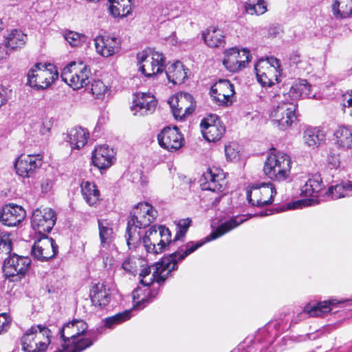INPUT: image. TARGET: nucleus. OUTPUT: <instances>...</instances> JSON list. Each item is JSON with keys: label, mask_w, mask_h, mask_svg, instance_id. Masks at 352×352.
Here are the masks:
<instances>
[{"label": "nucleus", "mask_w": 352, "mask_h": 352, "mask_svg": "<svg viewBox=\"0 0 352 352\" xmlns=\"http://www.w3.org/2000/svg\"><path fill=\"white\" fill-rule=\"evenodd\" d=\"M248 219L245 215L234 216L221 223L215 230L208 235L206 240L198 242L190 241L186 245L178 248L177 250L164 257L155 265V271L146 278L140 279L142 286H138L133 291V298L136 303L135 307L143 305L152 301L157 295L156 289H151L149 286L153 281L160 285L168 278L172 271L177 269L179 261L184 260L187 256L201 247L206 242L214 240L227 232L237 228Z\"/></svg>", "instance_id": "1"}, {"label": "nucleus", "mask_w": 352, "mask_h": 352, "mask_svg": "<svg viewBox=\"0 0 352 352\" xmlns=\"http://www.w3.org/2000/svg\"><path fill=\"white\" fill-rule=\"evenodd\" d=\"M157 211L147 203H139L131 211L127 221L125 238L129 249H136L144 229L156 219Z\"/></svg>", "instance_id": "2"}, {"label": "nucleus", "mask_w": 352, "mask_h": 352, "mask_svg": "<svg viewBox=\"0 0 352 352\" xmlns=\"http://www.w3.org/2000/svg\"><path fill=\"white\" fill-rule=\"evenodd\" d=\"M88 326L82 320H74L65 324L60 330V338L63 343L62 349L54 352H81L93 344V340L89 337H82Z\"/></svg>", "instance_id": "3"}, {"label": "nucleus", "mask_w": 352, "mask_h": 352, "mask_svg": "<svg viewBox=\"0 0 352 352\" xmlns=\"http://www.w3.org/2000/svg\"><path fill=\"white\" fill-rule=\"evenodd\" d=\"M272 106L270 113L272 120L278 124L280 130H285L296 120L297 105L289 99L287 94L279 91L272 96Z\"/></svg>", "instance_id": "4"}, {"label": "nucleus", "mask_w": 352, "mask_h": 352, "mask_svg": "<svg viewBox=\"0 0 352 352\" xmlns=\"http://www.w3.org/2000/svg\"><path fill=\"white\" fill-rule=\"evenodd\" d=\"M291 164L292 160L287 154L273 149L265 160L263 172L269 179L280 182L289 177Z\"/></svg>", "instance_id": "5"}, {"label": "nucleus", "mask_w": 352, "mask_h": 352, "mask_svg": "<svg viewBox=\"0 0 352 352\" xmlns=\"http://www.w3.org/2000/svg\"><path fill=\"white\" fill-rule=\"evenodd\" d=\"M158 229L159 231L156 230L155 226H153L142 233L138 247L142 244L146 252L156 254L164 251L167 245H171V234L169 229L164 226H160Z\"/></svg>", "instance_id": "6"}, {"label": "nucleus", "mask_w": 352, "mask_h": 352, "mask_svg": "<svg viewBox=\"0 0 352 352\" xmlns=\"http://www.w3.org/2000/svg\"><path fill=\"white\" fill-rule=\"evenodd\" d=\"M51 330L38 324L28 329L21 338L22 349L26 352H43L50 343Z\"/></svg>", "instance_id": "7"}, {"label": "nucleus", "mask_w": 352, "mask_h": 352, "mask_svg": "<svg viewBox=\"0 0 352 352\" xmlns=\"http://www.w3.org/2000/svg\"><path fill=\"white\" fill-rule=\"evenodd\" d=\"M58 73L52 64L36 63L28 74V82L36 90H43L58 78Z\"/></svg>", "instance_id": "8"}, {"label": "nucleus", "mask_w": 352, "mask_h": 352, "mask_svg": "<svg viewBox=\"0 0 352 352\" xmlns=\"http://www.w3.org/2000/svg\"><path fill=\"white\" fill-rule=\"evenodd\" d=\"M31 259L16 253L10 254L3 261V272L6 278L11 282L20 281L28 272Z\"/></svg>", "instance_id": "9"}, {"label": "nucleus", "mask_w": 352, "mask_h": 352, "mask_svg": "<svg viewBox=\"0 0 352 352\" xmlns=\"http://www.w3.org/2000/svg\"><path fill=\"white\" fill-rule=\"evenodd\" d=\"M90 74L88 66L72 62L63 69L60 77L74 89H79L89 83Z\"/></svg>", "instance_id": "10"}, {"label": "nucleus", "mask_w": 352, "mask_h": 352, "mask_svg": "<svg viewBox=\"0 0 352 352\" xmlns=\"http://www.w3.org/2000/svg\"><path fill=\"white\" fill-rule=\"evenodd\" d=\"M280 61L274 57L261 59L254 66L258 82L263 86L271 87L278 82Z\"/></svg>", "instance_id": "11"}, {"label": "nucleus", "mask_w": 352, "mask_h": 352, "mask_svg": "<svg viewBox=\"0 0 352 352\" xmlns=\"http://www.w3.org/2000/svg\"><path fill=\"white\" fill-rule=\"evenodd\" d=\"M276 194L272 183L254 184L246 190L247 199L252 206L263 207L270 205Z\"/></svg>", "instance_id": "12"}, {"label": "nucleus", "mask_w": 352, "mask_h": 352, "mask_svg": "<svg viewBox=\"0 0 352 352\" xmlns=\"http://www.w3.org/2000/svg\"><path fill=\"white\" fill-rule=\"evenodd\" d=\"M139 70L146 77H153L163 72L164 56L162 53L156 51L151 52V55L145 52L137 54Z\"/></svg>", "instance_id": "13"}, {"label": "nucleus", "mask_w": 352, "mask_h": 352, "mask_svg": "<svg viewBox=\"0 0 352 352\" xmlns=\"http://www.w3.org/2000/svg\"><path fill=\"white\" fill-rule=\"evenodd\" d=\"M56 221V212L49 208L36 209L31 217L32 229L40 236H47L51 232Z\"/></svg>", "instance_id": "14"}, {"label": "nucleus", "mask_w": 352, "mask_h": 352, "mask_svg": "<svg viewBox=\"0 0 352 352\" xmlns=\"http://www.w3.org/2000/svg\"><path fill=\"white\" fill-rule=\"evenodd\" d=\"M168 104L176 120H182L195 109L193 97L188 93H180L171 96Z\"/></svg>", "instance_id": "15"}, {"label": "nucleus", "mask_w": 352, "mask_h": 352, "mask_svg": "<svg viewBox=\"0 0 352 352\" xmlns=\"http://www.w3.org/2000/svg\"><path fill=\"white\" fill-rule=\"evenodd\" d=\"M224 54L223 64L228 70L233 73L245 68L252 58L250 51L245 48L239 50L232 47L226 50Z\"/></svg>", "instance_id": "16"}, {"label": "nucleus", "mask_w": 352, "mask_h": 352, "mask_svg": "<svg viewBox=\"0 0 352 352\" xmlns=\"http://www.w3.org/2000/svg\"><path fill=\"white\" fill-rule=\"evenodd\" d=\"M42 162L40 155H21L15 160L16 173L23 179L32 177L41 166Z\"/></svg>", "instance_id": "17"}, {"label": "nucleus", "mask_w": 352, "mask_h": 352, "mask_svg": "<svg viewBox=\"0 0 352 352\" xmlns=\"http://www.w3.org/2000/svg\"><path fill=\"white\" fill-rule=\"evenodd\" d=\"M58 248V245L52 238L41 236V239L34 242L31 254L34 258L40 261H47L56 255Z\"/></svg>", "instance_id": "18"}, {"label": "nucleus", "mask_w": 352, "mask_h": 352, "mask_svg": "<svg viewBox=\"0 0 352 352\" xmlns=\"http://www.w3.org/2000/svg\"><path fill=\"white\" fill-rule=\"evenodd\" d=\"M234 94V85L227 79L219 80L210 89L211 96L220 105L232 104Z\"/></svg>", "instance_id": "19"}, {"label": "nucleus", "mask_w": 352, "mask_h": 352, "mask_svg": "<svg viewBox=\"0 0 352 352\" xmlns=\"http://www.w3.org/2000/svg\"><path fill=\"white\" fill-rule=\"evenodd\" d=\"M200 126L204 138L208 142L219 140L226 131L225 126L215 115L203 119Z\"/></svg>", "instance_id": "20"}, {"label": "nucleus", "mask_w": 352, "mask_h": 352, "mask_svg": "<svg viewBox=\"0 0 352 352\" xmlns=\"http://www.w3.org/2000/svg\"><path fill=\"white\" fill-rule=\"evenodd\" d=\"M159 144L169 151H177L184 144V139L177 127H166L157 135Z\"/></svg>", "instance_id": "21"}, {"label": "nucleus", "mask_w": 352, "mask_h": 352, "mask_svg": "<svg viewBox=\"0 0 352 352\" xmlns=\"http://www.w3.org/2000/svg\"><path fill=\"white\" fill-rule=\"evenodd\" d=\"M25 216L26 212L23 208L14 204H6L0 210V221L9 227L16 226Z\"/></svg>", "instance_id": "22"}, {"label": "nucleus", "mask_w": 352, "mask_h": 352, "mask_svg": "<svg viewBox=\"0 0 352 352\" xmlns=\"http://www.w3.org/2000/svg\"><path fill=\"white\" fill-rule=\"evenodd\" d=\"M94 44L97 53L106 58L118 53L121 48V41L116 36H98Z\"/></svg>", "instance_id": "23"}, {"label": "nucleus", "mask_w": 352, "mask_h": 352, "mask_svg": "<svg viewBox=\"0 0 352 352\" xmlns=\"http://www.w3.org/2000/svg\"><path fill=\"white\" fill-rule=\"evenodd\" d=\"M201 186L204 190L222 192L225 189V177L219 170L208 168L203 174Z\"/></svg>", "instance_id": "24"}, {"label": "nucleus", "mask_w": 352, "mask_h": 352, "mask_svg": "<svg viewBox=\"0 0 352 352\" xmlns=\"http://www.w3.org/2000/svg\"><path fill=\"white\" fill-rule=\"evenodd\" d=\"M28 40V36L21 30H12L4 36V45L6 47L5 55L0 54V59L6 58L10 53L23 48Z\"/></svg>", "instance_id": "25"}, {"label": "nucleus", "mask_w": 352, "mask_h": 352, "mask_svg": "<svg viewBox=\"0 0 352 352\" xmlns=\"http://www.w3.org/2000/svg\"><path fill=\"white\" fill-rule=\"evenodd\" d=\"M157 106L154 97L149 94L142 93L136 96L131 111L135 116H146L152 113Z\"/></svg>", "instance_id": "26"}, {"label": "nucleus", "mask_w": 352, "mask_h": 352, "mask_svg": "<svg viewBox=\"0 0 352 352\" xmlns=\"http://www.w3.org/2000/svg\"><path fill=\"white\" fill-rule=\"evenodd\" d=\"M113 158L114 151L108 146H98L92 153V163L100 170L110 167L113 164Z\"/></svg>", "instance_id": "27"}, {"label": "nucleus", "mask_w": 352, "mask_h": 352, "mask_svg": "<svg viewBox=\"0 0 352 352\" xmlns=\"http://www.w3.org/2000/svg\"><path fill=\"white\" fill-rule=\"evenodd\" d=\"M89 296L94 306L103 309L110 302L111 292L106 285L98 283L90 289Z\"/></svg>", "instance_id": "28"}, {"label": "nucleus", "mask_w": 352, "mask_h": 352, "mask_svg": "<svg viewBox=\"0 0 352 352\" xmlns=\"http://www.w3.org/2000/svg\"><path fill=\"white\" fill-rule=\"evenodd\" d=\"M89 133L80 126H75L67 131L65 140L69 143L72 150L82 148L87 142Z\"/></svg>", "instance_id": "29"}, {"label": "nucleus", "mask_w": 352, "mask_h": 352, "mask_svg": "<svg viewBox=\"0 0 352 352\" xmlns=\"http://www.w3.org/2000/svg\"><path fill=\"white\" fill-rule=\"evenodd\" d=\"M335 144L339 148L352 149V126H340L335 131Z\"/></svg>", "instance_id": "30"}, {"label": "nucleus", "mask_w": 352, "mask_h": 352, "mask_svg": "<svg viewBox=\"0 0 352 352\" xmlns=\"http://www.w3.org/2000/svg\"><path fill=\"white\" fill-rule=\"evenodd\" d=\"M166 76L168 82L173 85L183 83L188 77L186 69L180 61L170 65L166 69Z\"/></svg>", "instance_id": "31"}, {"label": "nucleus", "mask_w": 352, "mask_h": 352, "mask_svg": "<svg viewBox=\"0 0 352 352\" xmlns=\"http://www.w3.org/2000/svg\"><path fill=\"white\" fill-rule=\"evenodd\" d=\"M311 85L306 80H300L298 82L292 85L287 93V96L294 102L299 98H316V95L311 93Z\"/></svg>", "instance_id": "32"}, {"label": "nucleus", "mask_w": 352, "mask_h": 352, "mask_svg": "<svg viewBox=\"0 0 352 352\" xmlns=\"http://www.w3.org/2000/svg\"><path fill=\"white\" fill-rule=\"evenodd\" d=\"M323 188L320 175L315 174L309 177L301 188V195L305 197H317Z\"/></svg>", "instance_id": "33"}, {"label": "nucleus", "mask_w": 352, "mask_h": 352, "mask_svg": "<svg viewBox=\"0 0 352 352\" xmlns=\"http://www.w3.org/2000/svg\"><path fill=\"white\" fill-rule=\"evenodd\" d=\"M203 38L205 43L210 47H223L225 44L223 31L215 27L208 28L203 33Z\"/></svg>", "instance_id": "34"}, {"label": "nucleus", "mask_w": 352, "mask_h": 352, "mask_svg": "<svg viewBox=\"0 0 352 352\" xmlns=\"http://www.w3.org/2000/svg\"><path fill=\"white\" fill-rule=\"evenodd\" d=\"M325 133L316 127L307 128L303 133V140L306 145L309 147H318L325 140Z\"/></svg>", "instance_id": "35"}, {"label": "nucleus", "mask_w": 352, "mask_h": 352, "mask_svg": "<svg viewBox=\"0 0 352 352\" xmlns=\"http://www.w3.org/2000/svg\"><path fill=\"white\" fill-rule=\"evenodd\" d=\"M109 12L113 17L123 18L130 14L132 10L131 0H109Z\"/></svg>", "instance_id": "36"}, {"label": "nucleus", "mask_w": 352, "mask_h": 352, "mask_svg": "<svg viewBox=\"0 0 352 352\" xmlns=\"http://www.w3.org/2000/svg\"><path fill=\"white\" fill-rule=\"evenodd\" d=\"M81 192L86 202L91 206H96L100 200V192L94 183L84 182L81 184Z\"/></svg>", "instance_id": "37"}, {"label": "nucleus", "mask_w": 352, "mask_h": 352, "mask_svg": "<svg viewBox=\"0 0 352 352\" xmlns=\"http://www.w3.org/2000/svg\"><path fill=\"white\" fill-rule=\"evenodd\" d=\"M98 224L101 246L102 248L109 247L115 237L113 228L106 220L98 219Z\"/></svg>", "instance_id": "38"}, {"label": "nucleus", "mask_w": 352, "mask_h": 352, "mask_svg": "<svg viewBox=\"0 0 352 352\" xmlns=\"http://www.w3.org/2000/svg\"><path fill=\"white\" fill-rule=\"evenodd\" d=\"M338 302L336 300L324 301L317 303L316 305H307L304 308V312L309 316H322L323 315L331 311V305H336Z\"/></svg>", "instance_id": "39"}, {"label": "nucleus", "mask_w": 352, "mask_h": 352, "mask_svg": "<svg viewBox=\"0 0 352 352\" xmlns=\"http://www.w3.org/2000/svg\"><path fill=\"white\" fill-rule=\"evenodd\" d=\"M327 194L334 199L352 196V181L342 182L340 184L331 186L328 189Z\"/></svg>", "instance_id": "40"}, {"label": "nucleus", "mask_w": 352, "mask_h": 352, "mask_svg": "<svg viewBox=\"0 0 352 352\" xmlns=\"http://www.w3.org/2000/svg\"><path fill=\"white\" fill-rule=\"evenodd\" d=\"M333 14L341 18L352 15V0H336L332 5Z\"/></svg>", "instance_id": "41"}, {"label": "nucleus", "mask_w": 352, "mask_h": 352, "mask_svg": "<svg viewBox=\"0 0 352 352\" xmlns=\"http://www.w3.org/2000/svg\"><path fill=\"white\" fill-rule=\"evenodd\" d=\"M131 318V310H125L122 312L118 313L114 316L104 319V326L109 329H113L115 326L129 320Z\"/></svg>", "instance_id": "42"}, {"label": "nucleus", "mask_w": 352, "mask_h": 352, "mask_svg": "<svg viewBox=\"0 0 352 352\" xmlns=\"http://www.w3.org/2000/svg\"><path fill=\"white\" fill-rule=\"evenodd\" d=\"M245 9L251 14H263L267 11V4L264 0H248Z\"/></svg>", "instance_id": "43"}, {"label": "nucleus", "mask_w": 352, "mask_h": 352, "mask_svg": "<svg viewBox=\"0 0 352 352\" xmlns=\"http://www.w3.org/2000/svg\"><path fill=\"white\" fill-rule=\"evenodd\" d=\"M64 38L72 47L81 46L87 41V36L85 34L72 31L65 32Z\"/></svg>", "instance_id": "44"}, {"label": "nucleus", "mask_w": 352, "mask_h": 352, "mask_svg": "<svg viewBox=\"0 0 352 352\" xmlns=\"http://www.w3.org/2000/svg\"><path fill=\"white\" fill-rule=\"evenodd\" d=\"M12 240L8 232H2L0 235V252L8 254H12Z\"/></svg>", "instance_id": "45"}, {"label": "nucleus", "mask_w": 352, "mask_h": 352, "mask_svg": "<svg viewBox=\"0 0 352 352\" xmlns=\"http://www.w3.org/2000/svg\"><path fill=\"white\" fill-rule=\"evenodd\" d=\"M107 90V87L100 80H94L91 83V91L97 98H102Z\"/></svg>", "instance_id": "46"}, {"label": "nucleus", "mask_w": 352, "mask_h": 352, "mask_svg": "<svg viewBox=\"0 0 352 352\" xmlns=\"http://www.w3.org/2000/svg\"><path fill=\"white\" fill-rule=\"evenodd\" d=\"M239 153V146L232 142L225 146V154L228 160H233L238 157Z\"/></svg>", "instance_id": "47"}, {"label": "nucleus", "mask_w": 352, "mask_h": 352, "mask_svg": "<svg viewBox=\"0 0 352 352\" xmlns=\"http://www.w3.org/2000/svg\"><path fill=\"white\" fill-rule=\"evenodd\" d=\"M342 102L344 112L352 116V90L342 95Z\"/></svg>", "instance_id": "48"}, {"label": "nucleus", "mask_w": 352, "mask_h": 352, "mask_svg": "<svg viewBox=\"0 0 352 352\" xmlns=\"http://www.w3.org/2000/svg\"><path fill=\"white\" fill-rule=\"evenodd\" d=\"M122 268L129 273L136 272L137 265L135 258H128L122 263Z\"/></svg>", "instance_id": "49"}, {"label": "nucleus", "mask_w": 352, "mask_h": 352, "mask_svg": "<svg viewBox=\"0 0 352 352\" xmlns=\"http://www.w3.org/2000/svg\"><path fill=\"white\" fill-rule=\"evenodd\" d=\"M10 327V320L7 314H0V334L6 331Z\"/></svg>", "instance_id": "50"}, {"label": "nucleus", "mask_w": 352, "mask_h": 352, "mask_svg": "<svg viewBox=\"0 0 352 352\" xmlns=\"http://www.w3.org/2000/svg\"><path fill=\"white\" fill-rule=\"evenodd\" d=\"M327 161L331 166V168H337L340 166L339 155L336 153H329L327 156Z\"/></svg>", "instance_id": "51"}, {"label": "nucleus", "mask_w": 352, "mask_h": 352, "mask_svg": "<svg viewBox=\"0 0 352 352\" xmlns=\"http://www.w3.org/2000/svg\"><path fill=\"white\" fill-rule=\"evenodd\" d=\"M187 232V230L177 228L176 234L174 237L173 241H172V245L176 243L178 241L182 240L183 238L185 236Z\"/></svg>", "instance_id": "52"}, {"label": "nucleus", "mask_w": 352, "mask_h": 352, "mask_svg": "<svg viewBox=\"0 0 352 352\" xmlns=\"http://www.w3.org/2000/svg\"><path fill=\"white\" fill-rule=\"evenodd\" d=\"M41 186L43 192H47L52 187V182L49 179H44L42 182Z\"/></svg>", "instance_id": "53"}, {"label": "nucleus", "mask_w": 352, "mask_h": 352, "mask_svg": "<svg viewBox=\"0 0 352 352\" xmlns=\"http://www.w3.org/2000/svg\"><path fill=\"white\" fill-rule=\"evenodd\" d=\"M190 223H191V220L189 219H182L179 221L177 228H180V229L186 230L188 231V229L190 225Z\"/></svg>", "instance_id": "54"}, {"label": "nucleus", "mask_w": 352, "mask_h": 352, "mask_svg": "<svg viewBox=\"0 0 352 352\" xmlns=\"http://www.w3.org/2000/svg\"><path fill=\"white\" fill-rule=\"evenodd\" d=\"M8 102L6 91L0 87V107L6 104Z\"/></svg>", "instance_id": "55"}, {"label": "nucleus", "mask_w": 352, "mask_h": 352, "mask_svg": "<svg viewBox=\"0 0 352 352\" xmlns=\"http://www.w3.org/2000/svg\"><path fill=\"white\" fill-rule=\"evenodd\" d=\"M151 270L148 267H144V269L142 270L140 274V277L141 278V279H143V278H146L148 276H151Z\"/></svg>", "instance_id": "56"}, {"label": "nucleus", "mask_w": 352, "mask_h": 352, "mask_svg": "<svg viewBox=\"0 0 352 352\" xmlns=\"http://www.w3.org/2000/svg\"><path fill=\"white\" fill-rule=\"evenodd\" d=\"M300 206H301V201H298L293 203V206H291V204H288L287 205V208L288 209H291V208H298Z\"/></svg>", "instance_id": "57"}, {"label": "nucleus", "mask_w": 352, "mask_h": 352, "mask_svg": "<svg viewBox=\"0 0 352 352\" xmlns=\"http://www.w3.org/2000/svg\"><path fill=\"white\" fill-rule=\"evenodd\" d=\"M50 129L49 128H44L43 131H41L42 133H45L46 132H49Z\"/></svg>", "instance_id": "58"}, {"label": "nucleus", "mask_w": 352, "mask_h": 352, "mask_svg": "<svg viewBox=\"0 0 352 352\" xmlns=\"http://www.w3.org/2000/svg\"><path fill=\"white\" fill-rule=\"evenodd\" d=\"M307 201L309 202V203L307 204L308 205H311V204H313V203H314V199H308V201Z\"/></svg>", "instance_id": "59"}, {"label": "nucleus", "mask_w": 352, "mask_h": 352, "mask_svg": "<svg viewBox=\"0 0 352 352\" xmlns=\"http://www.w3.org/2000/svg\"><path fill=\"white\" fill-rule=\"evenodd\" d=\"M298 58H299V57H298V56H295V57H294V61L295 63L298 62Z\"/></svg>", "instance_id": "60"}, {"label": "nucleus", "mask_w": 352, "mask_h": 352, "mask_svg": "<svg viewBox=\"0 0 352 352\" xmlns=\"http://www.w3.org/2000/svg\"><path fill=\"white\" fill-rule=\"evenodd\" d=\"M2 29H3L2 22H1V20L0 19V32L2 30Z\"/></svg>", "instance_id": "61"}, {"label": "nucleus", "mask_w": 352, "mask_h": 352, "mask_svg": "<svg viewBox=\"0 0 352 352\" xmlns=\"http://www.w3.org/2000/svg\"><path fill=\"white\" fill-rule=\"evenodd\" d=\"M265 215H267V214L266 213H261V216H265Z\"/></svg>", "instance_id": "62"}, {"label": "nucleus", "mask_w": 352, "mask_h": 352, "mask_svg": "<svg viewBox=\"0 0 352 352\" xmlns=\"http://www.w3.org/2000/svg\"><path fill=\"white\" fill-rule=\"evenodd\" d=\"M2 232H0V235L1 234Z\"/></svg>", "instance_id": "63"}]
</instances>
